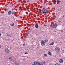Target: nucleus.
<instances>
[{
  "mask_svg": "<svg viewBox=\"0 0 65 65\" xmlns=\"http://www.w3.org/2000/svg\"><path fill=\"white\" fill-rule=\"evenodd\" d=\"M48 10H47L43 9L41 10H40L41 12L42 13H47L48 11Z\"/></svg>",
  "mask_w": 65,
  "mask_h": 65,
  "instance_id": "nucleus-1",
  "label": "nucleus"
},
{
  "mask_svg": "<svg viewBox=\"0 0 65 65\" xmlns=\"http://www.w3.org/2000/svg\"><path fill=\"white\" fill-rule=\"evenodd\" d=\"M34 64H32V65H43V63H41L40 64V63L38 62H34Z\"/></svg>",
  "mask_w": 65,
  "mask_h": 65,
  "instance_id": "nucleus-2",
  "label": "nucleus"
},
{
  "mask_svg": "<svg viewBox=\"0 0 65 65\" xmlns=\"http://www.w3.org/2000/svg\"><path fill=\"white\" fill-rule=\"evenodd\" d=\"M41 43L42 45H45V42H44V41L41 40Z\"/></svg>",
  "mask_w": 65,
  "mask_h": 65,
  "instance_id": "nucleus-3",
  "label": "nucleus"
},
{
  "mask_svg": "<svg viewBox=\"0 0 65 65\" xmlns=\"http://www.w3.org/2000/svg\"><path fill=\"white\" fill-rule=\"evenodd\" d=\"M60 50V49L59 47H56L55 48V51L56 52H58Z\"/></svg>",
  "mask_w": 65,
  "mask_h": 65,
  "instance_id": "nucleus-4",
  "label": "nucleus"
},
{
  "mask_svg": "<svg viewBox=\"0 0 65 65\" xmlns=\"http://www.w3.org/2000/svg\"><path fill=\"white\" fill-rule=\"evenodd\" d=\"M57 26V24L56 23L53 26L52 28H55Z\"/></svg>",
  "mask_w": 65,
  "mask_h": 65,
  "instance_id": "nucleus-5",
  "label": "nucleus"
},
{
  "mask_svg": "<svg viewBox=\"0 0 65 65\" xmlns=\"http://www.w3.org/2000/svg\"><path fill=\"white\" fill-rule=\"evenodd\" d=\"M35 26L36 28H38V23H36L35 24Z\"/></svg>",
  "mask_w": 65,
  "mask_h": 65,
  "instance_id": "nucleus-6",
  "label": "nucleus"
},
{
  "mask_svg": "<svg viewBox=\"0 0 65 65\" xmlns=\"http://www.w3.org/2000/svg\"><path fill=\"white\" fill-rule=\"evenodd\" d=\"M5 51L6 53H9V51L8 50V49H7V48H6L5 50Z\"/></svg>",
  "mask_w": 65,
  "mask_h": 65,
  "instance_id": "nucleus-7",
  "label": "nucleus"
},
{
  "mask_svg": "<svg viewBox=\"0 0 65 65\" xmlns=\"http://www.w3.org/2000/svg\"><path fill=\"white\" fill-rule=\"evenodd\" d=\"M11 13H12L11 11H9L8 12V15H10L11 14Z\"/></svg>",
  "mask_w": 65,
  "mask_h": 65,
  "instance_id": "nucleus-8",
  "label": "nucleus"
},
{
  "mask_svg": "<svg viewBox=\"0 0 65 65\" xmlns=\"http://www.w3.org/2000/svg\"><path fill=\"white\" fill-rule=\"evenodd\" d=\"M59 62L60 63H63V60L62 59H60L59 60Z\"/></svg>",
  "mask_w": 65,
  "mask_h": 65,
  "instance_id": "nucleus-9",
  "label": "nucleus"
},
{
  "mask_svg": "<svg viewBox=\"0 0 65 65\" xmlns=\"http://www.w3.org/2000/svg\"><path fill=\"white\" fill-rule=\"evenodd\" d=\"M48 54L50 56H52V53L51 52H48Z\"/></svg>",
  "mask_w": 65,
  "mask_h": 65,
  "instance_id": "nucleus-10",
  "label": "nucleus"
},
{
  "mask_svg": "<svg viewBox=\"0 0 65 65\" xmlns=\"http://www.w3.org/2000/svg\"><path fill=\"white\" fill-rule=\"evenodd\" d=\"M54 42H52L51 43L49 44V45H53L54 44Z\"/></svg>",
  "mask_w": 65,
  "mask_h": 65,
  "instance_id": "nucleus-11",
  "label": "nucleus"
},
{
  "mask_svg": "<svg viewBox=\"0 0 65 65\" xmlns=\"http://www.w3.org/2000/svg\"><path fill=\"white\" fill-rule=\"evenodd\" d=\"M57 3V1L55 0L53 1V3L54 4H56Z\"/></svg>",
  "mask_w": 65,
  "mask_h": 65,
  "instance_id": "nucleus-12",
  "label": "nucleus"
},
{
  "mask_svg": "<svg viewBox=\"0 0 65 65\" xmlns=\"http://www.w3.org/2000/svg\"><path fill=\"white\" fill-rule=\"evenodd\" d=\"M14 25V23H13L12 24H10V25L11 26H13Z\"/></svg>",
  "mask_w": 65,
  "mask_h": 65,
  "instance_id": "nucleus-13",
  "label": "nucleus"
},
{
  "mask_svg": "<svg viewBox=\"0 0 65 65\" xmlns=\"http://www.w3.org/2000/svg\"><path fill=\"white\" fill-rule=\"evenodd\" d=\"M44 41V42H45H45H47L48 40H45Z\"/></svg>",
  "mask_w": 65,
  "mask_h": 65,
  "instance_id": "nucleus-14",
  "label": "nucleus"
},
{
  "mask_svg": "<svg viewBox=\"0 0 65 65\" xmlns=\"http://www.w3.org/2000/svg\"><path fill=\"white\" fill-rule=\"evenodd\" d=\"M12 14H17V12H12Z\"/></svg>",
  "mask_w": 65,
  "mask_h": 65,
  "instance_id": "nucleus-15",
  "label": "nucleus"
},
{
  "mask_svg": "<svg viewBox=\"0 0 65 65\" xmlns=\"http://www.w3.org/2000/svg\"><path fill=\"white\" fill-rule=\"evenodd\" d=\"M60 3V1H58L57 2V4H59Z\"/></svg>",
  "mask_w": 65,
  "mask_h": 65,
  "instance_id": "nucleus-16",
  "label": "nucleus"
},
{
  "mask_svg": "<svg viewBox=\"0 0 65 65\" xmlns=\"http://www.w3.org/2000/svg\"><path fill=\"white\" fill-rule=\"evenodd\" d=\"M54 65H60V64L58 63H56Z\"/></svg>",
  "mask_w": 65,
  "mask_h": 65,
  "instance_id": "nucleus-17",
  "label": "nucleus"
},
{
  "mask_svg": "<svg viewBox=\"0 0 65 65\" xmlns=\"http://www.w3.org/2000/svg\"><path fill=\"white\" fill-rule=\"evenodd\" d=\"M20 64H19V63H16V65H19Z\"/></svg>",
  "mask_w": 65,
  "mask_h": 65,
  "instance_id": "nucleus-18",
  "label": "nucleus"
},
{
  "mask_svg": "<svg viewBox=\"0 0 65 65\" xmlns=\"http://www.w3.org/2000/svg\"><path fill=\"white\" fill-rule=\"evenodd\" d=\"M12 58L11 57H9V59H11Z\"/></svg>",
  "mask_w": 65,
  "mask_h": 65,
  "instance_id": "nucleus-19",
  "label": "nucleus"
},
{
  "mask_svg": "<svg viewBox=\"0 0 65 65\" xmlns=\"http://www.w3.org/2000/svg\"><path fill=\"white\" fill-rule=\"evenodd\" d=\"M44 56H47V54H45L44 55Z\"/></svg>",
  "mask_w": 65,
  "mask_h": 65,
  "instance_id": "nucleus-20",
  "label": "nucleus"
},
{
  "mask_svg": "<svg viewBox=\"0 0 65 65\" xmlns=\"http://www.w3.org/2000/svg\"><path fill=\"white\" fill-rule=\"evenodd\" d=\"M19 8V9H22V7H20Z\"/></svg>",
  "mask_w": 65,
  "mask_h": 65,
  "instance_id": "nucleus-21",
  "label": "nucleus"
},
{
  "mask_svg": "<svg viewBox=\"0 0 65 65\" xmlns=\"http://www.w3.org/2000/svg\"><path fill=\"white\" fill-rule=\"evenodd\" d=\"M7 36L8 37V36H10V35H8Z\"/></svg>",
  "mask_w": 65,
  "mask_h": 65,
  "instance_id": "nucleus-22",
  "label": "nucleus"
},
{
  "mask_svg": "<svg viewBox=\"0 0 65 65\" xmlns=\"http://www.w3.org/2000/svg\"><path fill=\"white\" fill-rule=\"evenodd\" d=\"M4 10H5V11H6V9H4Z\"/></svg>",
  "mask_w": 65,
  "mask_h": 65,
  "instance_id": "nucleus-23",
  "label": "nucleus"
},
{
  "mask_svg": "<svg viewBox=\"0 0 65 65\" xmlns=\"http://www.w3.org/2000/svg\"><path fill=\"white\" fill-rule=\"evenodd\" d=\"M61 32H63V30H62L61 31Z\"/></svg>",
  "mask_w": 65,
  "mask_h": 65,
  "instance_id": "nucleus-24",
  "label": "nucleus"
},
{
  "mask_svg": "<svg viewBox=\"0 0 65 65\" xmlns=\"http://www.w3.org/2000/svg\"><path fill=\"white\" fill-rule=\"evenodd\" d=\"M26 36H28V34H26Z\"/></svg>",
  "mask_w": 65,
  "mask_h": 65,
  "instance_id": "nucleus-25",
  "label": "nucleus"
},
{
  "mask_svg": "<svg viewBox=\"0 0 65 65\" xmlns=\"http://www.w3.org/2000/svg\"><path fill=\"white\" fill-rule=\"evenodd\" d=\"M1 35H2L1 33L0 32V36H1Z\"/></svg>",
  "mask_w": 65,
  "mask_h": 65,
  "instance_id": "nucleus-26",
  "label": "nucleus"
},
{
  "mask_svg": "<svg viewBox=\"0 0 65 65\" xmlns=\"http://www.w3.org/2000/svg\"><path fill=\"white\" fill-rule=\"evenodd\" d=\"M27 2H29V0H27Z\"/></svg>",
  "mask_w": 65,
  "mask_h": 65,
  "instance_id": "nucleus-27",
  "label": "nucleus"
},
{
  "mask_svg": "<svg viewBox=\"0 0 65 65\" xmlns=\"http://www.w3.org/2000/svg\"><path fill=\"white\" fill-rule=\"evenodd\" d=\"M28 54V53H25V54Z\"/></svg>",
  "mask_w": 65,
  "mask_h": 65,
  "instance_id": "nucleus-28",
  "label": "nucleus"
},
{
  "mask_svg": "<svg viewBox=\"0 0 65 65\" xmlns=\"http://www.w3.org/2000/svg\"><path fill=\"white\" fill-rule=\"evenodd\" d=\"M23 61H25V59H23Z\"/></svg>",
  "mask_w": 65,
  "mask_h": 65,
  "instance_id": "nucleus-29",
  "label": "nucleus"
},
{
  "mask_svg": "<svg viewBox=\"0 0 65 65\" xmlns=\"http://www.w3.org/2000/svg\"><path fill=\"white\" fill-rule=\"evenodd\" d=\"M45 62H43V64H45Z\"/></svg>",
  "mask_w": 65,
  "mask_h": 65,
  "instance_id": "nucleus-30",
  "label": "nucleus"
},
{
  "mask_svg": "<svg viewBox=\"0 0 65 65\" xmlns=\"http://www.w3.org/2000/svg\"><path fill=\"white\" fill-rule=\"evenodd\" d=\"M25 44H23V46H25Z\"/></svg>",
  "mask_w": 65,
  "mask_h": 65,
  "instance_id": "nucleus-31",
  "label": "nucleus"
},
{
  "mask_svg": "<svg viewBox=\"0 0 65 65\" xmlns=\"http://www.w3.org/2000/svg\"><path fill=\"white\" fill-rule=\"evenodd\" d=\"M9 36H10V37H11V36H10V35Z\"/></svg>",
  "mask_w": 65,
  "mask_h": 65,
  "instance_id": "nucleus-32",
  "label": "nucleus"
},
{
  "mask_svg": "<svg viewBox=\"0 0 65 65\" xmlns=\"http://www.w3.org/2000/svg\"><path fill=\"white\" fill-rule=\"evenodd\" d=\"M62 51L63 52H64V51Z\"/></svg>",
  "mask_w": 65,
  "mask_h": 65,
  "instance_id": "nucleus-33",
  "label": "nucleus"
},
{
  "mask_svg": "<svg viewBox=\"0 0 65 65\" xmlns=\"http://www.w3.org/2000/svg\"><path fill=\"white\" fill-rule=\"evenodd\" d=\"M1 48V46H0V48Z\"/></svg>",
  "mask_w": 65,
  "mask_h": 65,
  "instance_id": "nucleus-34",
  "label": "nucleus"
},
{
  "mask_svg": "<svg viewBox=\"0 0 65 65\" xmlns=\"http://www.w3.org/2000/svg\"><path fill=\"white\" fill-rule=\"evenodd\" d=\"M34 10V11H35V10Z\"/></svg>",
  "mask_w": 65,
  "mask_h": 65,
  "instance_id": "nucleus-35",
  "label": "nucleus"
}]
</instances>
